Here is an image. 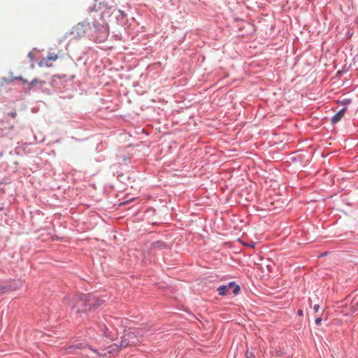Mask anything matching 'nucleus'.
I'll use <instances>...</instances> for the list:
<instances>
[{
    "mask_svg": "<svg viewBox=\"0 0 358 358\" xmlns=\"http://www.w3.org/2000/svg\"><path fill=\"white\" fill-rule=\"evenodd\" d=\"M46 57L50 61H56L58 59V55L55 53L50 52V53H48V55Z\"/></svg>",
    "mask_w": 358,
    "mask_h": 358,
    "instance_id": "6e6552de",
    "label": "nucleus"
},
{
    "mask_svg": "<svg viewBox=\"0 0 358 358\" xmlns=\"http://www.w3.org/2000/svg\"><path fill=\"white\" fill-rule=\"evenodd\" d=\"M143 336V335L139 330L127 331L122 338L120 345L117 346L116 344H114L113 345L109 346L108 352L115 353L119 352L120 348L136 345L139 341L138 338Z\"/></svg>",
    "mask_w": 358,
    "mask_h": 358,
    "instance_id": "f257e3e1",
    "label": "nucleus"
},
{
    "mask_svg": "<svg viewBox=\"0 0 358 358\" xmlns=\"http://www.w3.org/2000/svg\"><path fill=\"white\" fill-rule=\"evenodd\" d=\"M297 314L299 316H302L303 315V310H299Z\"/></svg>",
    "mask_w": 358,
    "mask_h": 358,
    "instance_id": "4468645a",
    "label": "nucleus"
},
{
    "mask_svg": "<svg viewBox=\"0 0 358 358\" xmlns=\"http://www.w3.org/2000/svg\"><path fill=\"white\" fill-rule=\"evenodd\" d=\"M68 349L71 350H77V349L83 350L86 352L85 354H83V355L86 356V357H89V355H90L88 353L89 351L93 352L94 353H97L96 350H94L87 345H84L83 343H79V344L71 345Z\"/></svg>",
    "mask_w": 358,
    "mask_h": 358,
    "instance_id": "39448f33",
    "label": "nucleus"
},
{
    "mask_svg": "<svg viewBox=\"0 0 358 358\" xmlns=\"http://www.w3.org/2000/svg\"><path fill=\"white\" fill-rule=\"evenodd\" d=\"M90 24V22L87 24L80 22L75 25L70 32V34L73 36V38L78 39L83 37Z\"/></svg>",
    "mask_w": 358,
    "mask_h": 358,
    "instance_id": "7ed1b4c3",
    "label": "nucleus"
},
{
    "mask_svg": "<svg viewBox=\"0 0 358 358\" xmlns=\"http://www.w3.org/2000/svg\"><path fill=\"white\" fill-rule=\"evenodd\" d=\"M83 296L85 297V298H87H87H90V296H86V295H84ZM87 301H90V299H87Z\"/></svg>",
    "mask_w": 358,
    "mask_h": 358,
    "instance_id": "dca6fc26",
    "label": "nucleus"
},
{
    "mask_svg": "<svg viewBox=\"0 0 358 358\" xmlns=\"http://www.w3.org/2000/svg\"><path fill=\"white\" fill-rule=\"evenodd\" d=\"M246 357L247 358H253L254 357V355L252 352H250L248 351L246 352Z\"/></svg>",
    "mask_w": 358,
    "mask_h": 358,
    "instance_id": "9d476101",
    "label": "nucleus"
},
{
    "mask_svg": "<svg viewBox=\"0 0 358 358\" xmlns=\"http://www.w3.org/2000/svg\"><path fill=\"white\" fill-rule=\"evenodd\" d=\"M231 289L234 294H237L240 292V287L235 284L234 282H231L227 285H222L217 288V292L220 295L225 296L229 293Z\"/></svg>",
    "mask_w": 358,
    "mask_h": 358,
    "instance_id": "20e7f679",
    "label": "nucleus"
},
{
    "mask_svg": "<svg viewBox=\"0 0 358 358\" xmlns=\"http://www.w3.org/2000/svg\"><path fill=\"white\" fill-rule=\"evenodd\" d=\"M345 111H346V108H344L341 109L340 111H338L331 118V122L333 124H336L338 122H339L343 118V117L344 116V114H345Z\"/></svg>",
    "mask_w": 358,
    "mask_h": 358,
    "instance_id": "423d86ee",
    "label": "nucleus"
},
{
    "mask_svg": "<svg viewBox=\"0 0 358 358\" xmlns=\"http://www.w3.org/2000/svg\"><path fill=\"white\" fill-rule=\"evenodd\" d=\"M13 79H14V80H22V83H27V80L24 79L22 76L14 77V78H13Z\"/></svg>",
    "mask_w": 358,
    "mask_h": 358,
    "instance_id": "1a4fd4ad",
    "label": "nucleus"
},
{
    "mask_svg": "<svg viewBox=\"0 0 358 358\" xmlns=\"http://www.w3.org/2000/svg\"><path fill=\"white\" fill-rule=\"evenodd\" d=\"M36 83H38V80L37 79H34L32 80V81L30 83V85L31 86H34V85H36Z\"/></svg>",
    "mask_w": 358,
    "mask_h": 358,
    "instance_id": "f8f14e48",
    "label": "nucleus"
},
{
    "mask_svg": "<svg viewBox=\"0 0 358 358\" xmlns=\"http://www.w3.org/2000/svg\"><path fill=\"white\" fill-rule=\"evenodd\" d=\"M93 21L91 22L93 29L94 34L96 35V39L101 42L104 41L108 34V26L103 18L102 13H96L92 16Z\"/></svg>",
    "mask_w": 358,
    "mask_h": 358,
    "instance_id": "f03ea898",
    "label": "nucleus"
},
{
    "mask_svg": "<svg viewBox=\"0 0 358 358\" xmlns=\"http://www.w3.org/2000/svg\"><path fill=\"white\" fill-rule=\"evenodd\" d=\"M319 308H320V306L318 304H315L313 306V309L315 312H317L319 310Z\"/></svg>",
    "mask_w": 358,
    "mask_h": 358,
    "instance_id": "ddd939ff",
    "label": "nucleus"
},
{
    "mask_svg": "<svg viewBox=\"0 0 358 358\" xmlns=\"http://www.w3.org/2000/svg\"><path fill=\"white\" fill-rule=\"evenodd\" d=\"M51 61L48 59L47 57L42 59L38 62V66L41 67H50L52 66V63H50Z\"/></svg>",
    "mask_w": 358,
    "mask_h": 358,
    "instance_id": "0eeeda50",
    "label": "nucleus"
},
{
    "mask_svg": "<svg viewBox=\"0 0 358 358\" xmlns=\"http://www.w3.org/2000/svg\"><path fill=\"white\" fill-rule=\"evenodd\" d=\"M357 304H358V303H357Z\"/></svg>",
    "mask_w": 358,
    "mask_h": 358,
    "instance_id": "f3484780",
    "label": "nucleus"
},
{
    "mask_svg": "<svg viewBox=\"0 0 358 358\" xmlns=\"http://www.w3.org/2000/svg\"><path fill=\"white\" fill-rule=\"evenodd\" d=\"M322 318L321 317H317V318L315 320V324H316L317 325H320V323H321V322H322Z\"/></svg>",
    "mask_w": 358,
    "mask_h": 358,
    "instance_id": "9b49d317",
    "label": "nucleus"
},
{
    "mask_svg": "<svg viewBox=\"0 0 358 358\" xmlns=\"http://www.w3.org/2000/svg\"><path fill=\"white\" fill-rule=\"evenodd\" d=\"M16 115H17L16 113H9V115H10V117H12L13 118L15 117Z\"/></svg>",
    "mask_w": 358,
    "mask_h": 358,
    "instance_id": "2eb2a0df",
    "label": "nucleus"
}]
</instances>
